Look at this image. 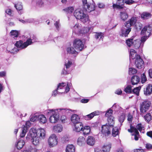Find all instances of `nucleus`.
<instances>
[{
    "mask_svg": "<svg viewBox=\"0 0 152 152\" xmlns=\"http://www.w3.org/2000/svg\"><path fill=\"white\" fill-rule=\"evenodd\" d=\"M45 134V131L44 129L40 128L36 129L33 128L31 129L26 138L27 140L31 139L33 144L36 145L39 143V138H43Z\"/></svg>",
    "mask_w": 152,
    "mask_h": 152,
    "instance_id": "nucleus-1",
    "label": "nucleus"
},
{
    "mask_svg": "<svg viewBox=\"0 0 152 152\" xmlns=\"http://www.w3.org/2000/svg\"><path fill=\"white\" fill-rule=\"evenodd\" d=\"M61 111L63 113H68L69 111H72V110L67 108H59L55 110L48 109L45 111L46 114L47 115L50 116L49 118L50 121L52 123H56L59 120V115Z\"/></svg>",
    "mask_w": 152,
    "mask_h": 152,
    "instance_id": "nucleus-2",
    "label": "nucleus"
},
{
    "mask_svg": "<svg viewBox=\"0 0 152 152\" xmlns=\"http://www.w3.org/2000/svg\"><path fill=\"white\" fill-rule=\"evenodd\" d=\"M129 61L132 63L134 61L135 64L139 69H143L144 67V62L140 55H137L136 52L133 49H131L129 53Z\"/></svg>",
    "mask_w": 152,
    "mask_h": 152,
    "instance_id": "nucleus-3",
    "label": "nucleus"
},
{
    "mask_svg": "<svg viewBox=\"0 0 152 152\" xmlns=\"http://www.w3.org/2000/svg\"><path fill=\"white\" fill-rule=\"evenodd\" d=\"M137 21V19L135 17H132L126 21L124 24V27L121 28L119 32L120 36L126 37L131 31V27L135 25Z\"/></svg>",
    "mask_w": 152,
    "mask_h": 152,
    "instance_id": "nucleus-4",
    "label": "nucleus"
},
{
    "mask_svg": "<svg viewBox=\"0 0 152 152\" xmlns=\"http://www.w3.org/2000/svg\"><path fill=\"white\" fill-rule=\"evenodd\" d=\"M87 12H88L87 11H85L83 9L82 10H76L74 12V15L77 19L80 20L83 23L91 24L88 15L85 13Z\"/></svg>",
    "mask_w": 152,
    "mask_h": 152,
    "instance_id": "nucleus-5",
    "label": "nucleus"
},
{
    "mask_svg": "<svg viewBox=\"0 0 152 152\" xmlns=\"http://www.w3.org/2000/svg\"><path fill=\"white\" fill-rule=\"evenodd\" d=\"M37 41V38L36 36L34 34H32L30 36V37L28 39L26 42H23L22 40L17 41L15 43V45L16 46L19 47L21 48H25L28 46Z\"/></svg>",
    "mask_w": 152,
    "mask_h": 152,
    "instance_id": "nucleus-6",
    "label": "nucleus"
},
{
    "mask_svg": "<svg viewBox=\"0 0 152 152\" xmlns=\"http://www.w3.org/2000/svg\"><path fill=\"white\" fill-rule=\"evenodd\" d=\"M83 2V9L85 11H87L88 12H90L94 11L95 8V4H90L88 3L87 0H82Z\"/></svg>",
    "mask_w": 152,
    "mask_h": 152,
    "instance_id": "nucleus-7",
    "label": "nucleus"
},
{
    "mask_svg": "<svg viewBox=\"0 0 152 152\" xmlns=\"http://www.w3.org/2000/svg\"><path fill=\"white\" fill-rule=\"evenodd\" d=\"M151 103L148 100L143 102L140 104V111L141 113H145L148 110L150 106Z\"/></svg>",
    "mask_w": 152,
    "mask_h": 152,
    "instance_id": "nucleus-8",
    "label": "nucleus"
},
{
    "mask_svg": "<svg viewBox=\"0 0 152 152\" xmlns=\"http://www.w3.org/2000/svg\"><path fill=\"white\" fill-rule=\"evenodd\" d=\"M73 45L77 50L80 51L82 50L84 48V44L83 42L79 39H76L74 40Z\"/></svg>",
    "mask_w": 152,
    "mask_h": 152,
    "instance_id": "nucleus-9",
    "label": "nucleus"
},
{
    "mask_svg": "<svg viewBox=\"0 0 152 152\" xmlns=\"http://www.w3.org/2000/svg\"><path fill=\"white\" fill-rule=\"evenodd\" d=\"M72 64V62L69 61L67 63H65V67L62 70L61 74L64 75L69 74L72 70L70 67Z\"/></svg>",
    "mask_w": 152,
    "mask_h": 152,
    "instance_id": "nucleus-10",
    "label": "nucleus"
},
{
    "mask_svg": "<svg viewBox=\"0 0 152 152\" xmlns=\"http://www.w3.org/2000/svg\"><path fill=\"white\" fill-rule=\"evenodd\" d=\"M48 142L50 147H53L57 144V138L55 134L51 135L49 137Z\"/></svg>",
    "mask_w": 152,
    "mask_h": 152,
    "instance_id": "nucleus-11",
    "label": "nucleus"
},
{
    "mask_svg": "<svg viewBox=\"0 0 152 152\" xmlns=\"http://www.w3.org/2000/svg\"><path fill=\"white\" fill-rule=\"evenodd\" d=\"M31 125V124L29 121H27L25 123V124L23 125V127L22 128V132L20 135V137L23 138L24 137L28 129Z\"/></svg>",
    "mask_w": 152,
    "mask_h": 152,
    "instance_id": "nucleus-12",
    "label": "nucleus"
},
{
    "mask_svg": "<svg viewBox=\"0 0 152 152\" xmlns=\"http://www.w3.org/2000/svg\"><path fill=\"white\" fill-rule=\"evenodd\" d=\"M101 132L105 136L108 135L110 134L111 131L113 127H110L107 125V124L102 126Z\"/></svg>",
    "mask_w": 152,
    "mask_h": 152,
    "instance_id": "nucleus-13",
    "label": "nucleus"
},
{
    "mask_svg": "<svg viewBox=\"0 0 152 152\" xmlns=\"http://www.w3.org/2000/svg\"><path fill=\"white\" fill-rule=\"evenodd\" d=\"M130 128L128 129V131L130 132H134L132 134V136H134V139L135 140H137L139 139L138 136H139V133L136 128L131 124L130 125Z\"/></svg>",
    "mask_w": 152,
    "mask_h": 152,
    "instance_id": "nucleus-14",
    "label": "nucleus"
},
{
    "mask_svg": "<svg viewBox=\"0 0 152 152\" xmlns=\"http://www.w3.org/2000/svg\"><path fill=\"white\" fill-rule=\"evenodd\" d=\"M100 111H95L91 113L88 114L84 117V118L87 120H89L91 119L95 116L101 114Z\"/></svg>",
    "mask_w": 152,
    "mask_h": 152,
    "instance_id": "nucleus-15",
    "label": "nucleus"
},
{
    "mask_svg": "<svg viewBox=\"0 0 152 152\" xmlns=\"http://www.w3.org/2000/svg\"><path fill=\"white\" fill-rule=\"evenodd\" d=\"M151 31H152V24L145 26L141 31V34H144L146 33L148 34H150L151 35Z\"/></svg>",
    "mask_w": 152,
    "mask_h": 152,
    "instance_id": "nucleus-16",
    "label": "nucleus"
},
{
    "mask_svg": "<svg viewBox=\"0 0 152 152\" xmlns=\"http://www.w3.org/2000/svg\"><path fill=\"white\" fill-rule=\"evenodd\" d=\"M144 94L146 96L150 95L152 93V84H148L144 89Z\"/></svg>",
    "mask_w": 152,
    "mask_h": 152,
    "instance_id": "nucleus-17",
    "label": "nucleus"
},
{
    "mask_svg": "<svg viewBox=\"0 0 152 152\" xmlns=\"http://www.w3.org/2000/svg\"><path fill=\"white\" fill-rule=\"evenodd\" d=\"M66 50L67 54L73 55L75 57L78 54V52L72 47H67Z\"/></svg>",
    "mask_w": 152,
    "mask_h": 152,
    "instance_id": "nucleus-18",
    "label": "nucleus"
},
{
    "mask_svg": "<svg viewBox=\"0 0 152 152\" xmlns=\"http://www.w3.org/2000/svg\"><path fill=\"white\" fill-rule=\"evenodd\" d=\"M71 120L74 125L80 122L79 116L76 114H73L71 116Z\"/></svg>",
    "mask_w": 152,
    "mask_h": 152,
    "instance_id": "nucleus-19",
    "label": "nucleus"
},
{
    "mask_svg": "<svg viewBox=\"0 0 152 152\" xmlns=\"http://www.w3.org/2000/svg\"><path fill=\"white\" fill-rule=\"evenodd\" d=\"M25 144L23 140L20 139L16 143L15 146L18 149H21Z\"/></svg>",
    "mask_w": 152,
    "mask_h": 152,
    "instance_id": "nucleus-20",
    "label": "nucleus"
},
{
    "mask_svg": "<svg viewBox=\"0 0 152 152\" xmlns=\"http://www.w3.org/2000/svg\"><path fill=\"white\" fill-rule=\"evenodd\" d=\"M90 30V28L89 27H84L80 31V33L83 34V36H87V37L88 38Z\"/></svg>",
    "mask_w": 152,
    "mask_h": 152,
    "instance_id": "nucleus-21",
    "label": "nucleus"
},
{
    "mask_svg": "<svg viewBox=\"0 0 152 152\" xmlns=\"http://www.w3.org/2000/svg\"><path fill=\"white\" fill-rule=\"evenodd\" d=\"M86 142L88 145L90 146H93L95 142V138L93 136H89L87 139Z\"/></svg>",
    "mask_w": 152,
    "mask_h": 152,
    "instance_id": "nucleus-22",
    "label": "nucleus"
},
{
    "mask_svg": "<svg viewBox=\"0 0 152 152\" xmlns=\"http://www.w3.org/2000/svg\"><path fill=\"white\" fill-rule=\"evenodd\" d=\"M140 78L139 77L134 75L132 77L131 79V82L132 85L137 84L140 81Z\"/></svg>",
    "mask_w": 152,
    "mask_h": 152,
    "instance_id": "nucleus-23",
    "label": "nucleus"
},
{
    "mask_svg": "<svg viewBox=\"0 0 152 152\" xmlns=\"http://www.w3.org/2000/svg\"><path fill=\"white\" fill-rule=\"evenodd\" d=\"M75 127V130L77 132L82 131L83 127V124L81 122H80L74 125Z\"/></svg>",
    "mask_w": 152,
    "mask_h": 152,
    "instance_id": "nucleus-24",
    "label": "nucleus"
},
{
    "mask_svg": "<svg viewBox=\"0 0 152 152\" xmlns=\"http://www.w3.org/2000/svg\"><path fill=\"white\" fill-rule=\"evenodd\" d=\"M15 7L18 11L19 14L21 15L23 13V7L21 3L19 2L15 4Z\"/></svg>",
    "mask_w": 152,
    "mask_h": 152,
    "instance_id": "nucleus-25",
    "label": "nucleus"
},
{
    "mask_svg": "<svg viewBox=\"0 0 152 152\" xmlns=\"http://www.w3.org/2000/svg\"><path fill=\"white\" fill-rule=\"evenodd\" d=\"M66 152H75V147L72 144L68 145L66 148Z\"/></svg>",
    "mask_w": 152,
    "mask_h": 152,
    "instance_id": "nucleus-26",
    "label": "nucleus"
},
{
    "mask_svg": "<svg viewBox=\"0 0 152 152\" xmlns=\"http://www.w3.org/2000/svg\"><path fill=\"white\" fill-rule=\"evenodd\" d=\"M108 123L107 125L110 126V127H113V126L115 123L114 117L113 116L108 117L107 119Z\"/></svg>",
    "mask_w": 152,
    "mask_h": 152,
    "instance_id": "nucleus-27",
    "label": "nucleus"
},
{
    "mask_svg": "<svg viewBox=\"0 0 152 152\" xmlns=\"http://www.w3.org/2000/svg\"><path fill=\"white\" fill-rule=\"evenodd\" d=\"M145 33V34H141V35H144L141 37V41H140L141 42L142 44V45L141 46V47H142V45H143L144 42L150 36V34H148L146 33Z\"/></svg>",
    "mask_w": 152,
    "mask_h": 152,
    "instance_id": "nucleus-28",
    "label": "nucleus"
},
{
    "mask_svg": "<svg viewBox=\"0 0 152 152\" xmlns=\"http://www.w3.org/2000/svg\"><path fill=\"white\" fill-rule=\"evenodd\" d=\"M142 44L140 40L139 39L134 40L133 45L134 48L136 49H138L140 47Z\"/></svg>",
    "mask_w": 152,
    "mask_h": 152,
    "instance_id": "nucleus-29",
    "label": "nucleus"
},
{
    "mask_svg": "<svg viewBox=\"0 0 152 152\" xmlns=\"http://www.w3.org/2000/svg\"><path fill=\"white\" fill-rule=\"evenodd\" d=\"M82 131L84 135L86 136L91 131L90 127L89 126H85L83 127Z\"/></svg>",
    "mask_w": 152,
    "mask_h": 152,
    "instance_id": "nucleus-30",
    "label": "nucleus"
},
{
    "mask_svg": "<svg viewBox=\"0 0 152 152\" xmlns=\"http://www.w3.org/2000/svg\"><path fill=\"white\" fill-rule=\"evenodd\" d=\"M86 141L85 139L83 137H80L78 139L77 144L80 146H82L85 143Z\"/></svg>",
    "mask_w": 152,
    "mask_h": 152,
    "instance_id": "nucleus-31",
    "label": "nucleus"
},
{
    "mask_svg": "<svg viewBox=\"0 0 152 152\" xmlns=\"http://www.w3.org/2000/svg\"><path fill=\"white\" fill-rule=\"evenodd\" d=\"M111 147V144L109 143L104 145L102 148V151L104 152H109Z\"/></svg>",
    "mask_w": 152,
    "mask_h": 152,
    "instance_id": "nucleus-32",
    "label": "nucleus"
},
{
    "mask_svg": "<svg viewBox=\"0 0 152 152\" xmlns=\"http://www.w3.org/2000/svg\"><path fill=\"white\" fill-rule=\"evenodd\" d=\"M132 86L130 85H128L126 86H125V88L124 91L127 94L132 93Z\"/></svg>",
    "mask_w": 152,
    "mask_h": 152,
    "instance_id": "nucleus-33",
    "label": "nucleus"
},
{
    "mask_svg": "<svg viewBox=\"0 0 152 152\" xmlns=\"http://www.w3.org/2000/svg\"><path fill=\"white\" fill-rule=\"evenodd\" d=\"M62 127L61 124H57L56 126H54L53 127V129L54 131L58 132H60L62 130Z\"/></svg>",
    "mask_w": 152,
    "mask_h": 152,
    "instance_id": "nucleus-34",
    "label": "nucleus"
},
{
    "mask_svg": "<svg viewBox=\"0 0 152 152\" xmlns=\"http://www.w3.org/2000/svg\"><path fill=\"white\" fill-rule=\"evenodd\" d=\"M39 120L40 123L42 124L45 123L47 121L46 118L43 115H39Z\"/></svg>",
    "mask_w": 152,
    "mask_h": 152,
    "instance_id": "nucleus-35",
    "label": "nucleus"
},
{
    "mask_svg": "<svg viewBox=\"0 0 152 152\" xmlns=\"http://www.w3.org/2000/svg\"><path fill=\"white\" fill-rule=\"evenodd\" d=\"M94 37L96 39L99 40L100 39H103L104 36V34L102 32H96L94 35Z\"/></svg>",
    "mask_w": 152,
    "mask_h": 152,
    "instance_id": "nucleus-36",
    "label": "nucleus"
},
{
    "mask_svg": "<svg viewBox=\"0 0 152 152\" xmlns=\"http://www.w3.org/2000/svg\"><path fill=\"white\" fill-rule=\"evenodd\" d=\"M39 116L37 114H32L30 116V120L31 121L34 122L38 119H39Z\"/></svg>",
    "mask_w": 152,
    "mask_h": 152,
    "instance_id": "nucleus-37",
    "label": "nucleus"
},
{
    "mask_svg": "<svg viewBox=\"0 0 152 152\" xmlns=\"http://www.w3.org/2000/svg\"><path fill=\"white\" fill-rule=\"evenodd\" d=\"M120 17L121 19L124 21L128 18V15L126 12H120Z\"/></svg>",
    "mask_w": 152,
    "mask_h": 152,
    "instance_id": "nucleus-38",
    "label": "nucleus"
},
{
    "mask_svg": "<svg viewBox=\"0 0 152 152\" xmlns=\"http://www.w3.org/2000/svg\"><path fill=\"white\" fill-rule=\"evenodd\" d=\"M113 110V111L118 112L120 109H122L121 107H120L118 105H117L115 104L111 108Z\"/></svg>",
    "mask_w": 152,
    "mask_h": 152,
    "instance_id": "nucleus-39",
    "label": "nucleus"
},
{
    "mask_svg": "<svg viewBox=\"0 0 152 152\" xmlns=\"http://www.w3.org/2000/svg\"><path fill=\"white\" fill-rule=\"evenodd\" d=\"M136 129L137 131L139 130L140 132L142 133H144V128L142 126V125L141 124H138L136 126Z\"/></svg>",
    "mask_w": 152,
    "mask_h": 152,
    "instance_id": "nucleus-40",
    "label": "nucleus"
},
{
    "mask_svg": "<svg viewBox=\"0 0 152 152\" xmlns=\"http://www.w3.org/2000/svg\"><path fill=\"white\" fill-rule=\"evenodd\" d=\"M151 14L147 12H144L141 15V17L142 18L144 19H147L151 16Z\"/></svg>",
    "mask_w": 152,
    "mask_h": 152,
    "instance_id": "nucleus-41",
    "label": "nucleus"
},
{
    "mask_svg": "<svg viewBox=\"0 0 152 152\" xmlns=\"http://www.w3.org/2000/svg\"><path fill=\"white\" fill-rule=\"evenodd\" d=\"M141 88V86H140L139 87L134 88L132 91V93H134L138 96L139 94V91Z\"/></svg>",
    "mask_w": 152,
    "mask_h": 152,
    "instance_id": "nucleus-42",
    "label": "nucleus"
},
{
    "mask_svg": "<svg viewBox=\"0 0 152 152\" xmlns=\"http://www.w3.org/2000/svg\"><path fill=\"white\" fill-rule=\"evenodd\" d=\"M134 40L132 38L128 39L126 41V43L128 47H130L131 45H133Z\"/></svg>",
    "mask_w": 152,
    "mask_h": 152,
    "instance_id": "nucleus-43",
    "label": "nucleus"
},
{
    "mask_svg": "<svg viewBox=\"0 0 152 152\" xmlns=\"http://www.w3.org/2000/svg\"><path fill=\"white\" fill-rule=\"evenodd\" d=\"M11 36L15 39L18 36V32L16 30H12L10 32Z\"/></svg>",
    "mask_w": 152,
    "mask_h": 152,
    "instance_id": "nucleus-44",
    "label": "nucleus"
},
{
    "mask_svg": "<svg viewBox=\"0 0 152 152\" xmlns=\"http://www.w3.org/2000/svg\"><path fill=\"white\" fill-rule=\"evenodd\" d=\"M112 129V135L114 137H115L119 134V131L117 127H115Z\"/></svg>",
    "mask_w": 152,
    "mask_h": 152,
    "instance_id": "nucleus-45",
    "label": "nucleus"
},
{
    "mask_svg": "<svg viewBox=\"0 0 152 152\" xmlns=\"http://www.w3.org/2000/svg\"><path fill=\"white\" fill-rule=\"evenodd\" d=\"M144 118L148 122H149L151 119V116L150 113H148L144 116Z\"/></svg>",
    "mask_w": 152,
    "mask_h": 152,
    "instance_id": "nucleus-46",
    "label": "nucleus"
},
{
    "mask_svg": "<svg viewBox=\"0 0 152 152\" xmlns=\"http://www.w3.org/2000/svg\"><path fill=\"white\" fill-rule=\"evenodd\" d=\"M15 46L17 47V48H14L13 49H12L10 52V53H12L13 54H14L15 53H16L18 51H19L20 50L22 49H24V48H20L19 47H17L15 45Z\"/></svg>",
    "mask_w": 152,
    "mask_h": 152,
    "instance_id": "nucleus-47",
    "label": "nucleus"
},
{
    "mask_svg": "<svg viewBox=\"0 0 152 152\" xmlns=\"http://www.w3.org/2000/svg\"><path fill=\"white\" fill-rule=\"evenodd\" d=\"M113 110L111 108L108 110L106 113L105 116L108 118L113 116Z\"/></svg>",
    "mask_w": 152,
    "mask_h": 152,
    "instance_id": "nucleus-48",
    "label": "nucleus"
},
{
    "mask_svg": "<svg viewBox=\"0 0 152 152\" xmlns=\"http://www.w3.org/2000/svg\"><path fill=\"white\" fill-rule=\"evenodd\" d=\"M141 79L142 83H144L147 80V78L145 73H143L141 75Z\"/></svg>",
    "mask_w": 152,
    "mask_h": 152,
    "instance_id": "nucleus-49",
    "label": "nucleus"
},
{
    "mask_svg": "<svg viewBox=\"0 0 152 152\" xmlns=\"http://www.w3.org/2000/svg\"><path fill=\"white\" fill-rule=\"evenodd\" d=\"M125 118V115L124 113L122 114L119 117L118 120L119 122L122 125V123L124 121Z\"/></svg>",
    "mask_w": 152,
    "mask_h": 152,
    "instance_id": "nucleus-50",
    "label": "nucleus"
},
{
    "mask_svg": "<svg viewBox=\"0 0 152 152\" xmlns=\"http://www.w3.org/2000/svg\"><path fill=\"white\" fill-rule=\"evenodd\" d=\"M137 72V70L133 68H130L129 69V73L130 75H132L136 73Z\"/></svg>",
    "mask_w": 152,
    "mask_h": 152,
    "instance_id": "nucleus-51",
    "label": "nucleus"
},
{
    "mask_svg": "<svg viewBox=\"0 0 152 152\" xmlns=\"http://www.w3.org/2000/svg\"><path fill=\"white\" fill-rule=\"evenodd\" d=\"M59 89H57V88L56 89L53 91V92L52 96H55L57 94H60L63 93V91H58V90H59Z\"/></svg>",
    "mask_w": 152,
    "mask_h": 152,
    "instance_id": "nucleus-52",
    "label": "nucleus"
},
{
    "mask_svg": "<svg viewBox=\"0 0 152 152\" xmlns=\"http://www.w3.org/2000/svg\"><path fill=\"white\" fill-rule=\"evenodd\" d=\"M54 25L56 28V31H58L60 26L59 20L56 21L54 23Z\"/></svg>",
    "mask_w": 152,
    "mask_h": 152,
    "instance_id": "nucleus-53",
    "label": "nucleus"
},
{
    "mask_svg": "<svg viewBox=\"0 0 152 152\" xmlns=\"http://www.w3.org/2000/svg\"><path fill=\"white\" fill-rule=\"evenodd\" d=\"M125 0H118L117 1V4H119L121 7V9L123 8V6L124 4L125 3Z\"/></svg>",
    "mask_w": 152,
    "mask_h": 152,
    "instance_id": "nucleus-54",
    "label": "nucleus"
},
{
    "mask_svg": "<svg viewBox=\"0 0 152 152\" xmlns=\"http://www.w3.org/2000/svg\"><path fill=\"white\" fill-rule=\"evenodd\" d=\"M71 85V83H70L67 82V86L65 88V91H63V93H67L69 91L70 88L69 87Z\"/></svg>",
    "mask_w": 152,
    "mask_h": 152,
    "instance_id": "nucleus-55",
    "label": "nucleus"
},
{
    "mask_svg": "<svg viewBox=\"0 0 152 152\" xmlns=\"http://www.w3.org/2000/svg\"><path fill=\"white\" fill-rule=\"evenodd\" d=\"M66 12L68 13H72L74 11V8L72 7H70L66 8L64 10Z\"/></svg>",
    "mask_w": 152,
    "mask_h": 152,
    "instance_id": "nucleus-56",
    "label": "nucleus"
},
{
    "mask_svg": "<svg viewBox=\"0 0 152 152\" xmlns=\"http://www.w3.org/2000/svg\"><path fill=\"white\" fill-rule=\"evenodd\" d=\"M66 83L64 82L59 83L58 85L57 89H63V88L66 86Z\"/></svg>",
    "mask_w": 152,
    "mask_h": 152,
    "instance_id": "nucleus-57",
    "label": "nucleus"
},
{
    "mask_svg": "<svg viewBox=\"0 0 152 152\" xmlns=\"http://www.w3.org/2000/svg\"><path fill=\"white\" fill-rule=\"evenodd\" d=\"M125 3L126 4L131 5L134 3H135L136 1L133 0H127L125 2Z\"/></svg>",
    "mask_w": 152,
    "mask_h": 152,
    "instance_id": "nucleus-58",
    "label": "nucleus"
},
{
    "mask_svg": "<svg viewBox=\"0 0 152 152\" xmlns=\"http://www.w3.org/2000/svg\"><path fill=\"white\" fill-rule=\"evenodd\" d=\"M80 27V26L78 23H76L75 25L73 27L72 29L73 31H75L79 28Z\"/></svg>",
    "mask_w": 152,
    "mask_h": 152,
    "instance_id": "nucleus-59",
    "label": "nucleus"
},
{
    "mask_svg": "<svg viewBox=\"0 0 152 152\" xmlns=\"http://www.w3.org/2000/svg\"><path fill=\"white\" fill-rule=\"evenodd\" d=\"M61 140L63 143H66L68 141L69 139L67 136H64L61 138Z\"/></svg>",
    "mask_w": 152,
    "mask_h": 152,
    "instance_id": "nucleus-60",
    "label": "nucleus"
},
{
    "mask_svg": "<svg viewBox=\"0 0 152 152\" xmlns=\"http://www.w3.org/2000/svg\"><path fill=\"white\" fill-rule=\"evenodd\" d=\"M66 119V117L65 115L61 116L60 119L61 122L63 123H64Z\"/></svg>",
    "mask_w": 152,
    "mask_h": 152,
    "instance_id": "nucleus-61",
    "label": "nucleus"
},
{
    "mask_svg": "<svg viewBox=\"0 0 152 152\" xmlns=\"http://www.w3.org/2000/svg\"><path fill=\"white\" fill-rule=\"evenodd\" d=\"M89 101V99H83L80 100V102L83 103H88Z\"/></svg>",
    "mask_w": 152,
    "mask_h": 152,
    "instance_id": "nucleus-62",
    "label": "nucleus"
},
{
    "mask_svg": "<svg viewBox=\"0 0 152 152\" xmlns=\"http://www.w3.org/2000/svg\"><path fill=\"white\" fill-rule=\"evenodd\" d=\"M133 116L132 115L129 114L128 115L127 120L129 122H132L133 119Z\"/></svg>",
    "mask_w": 152,
    "mask_h": 152,
    "instance_id": "nucleus-63",
    "label": "nucleus"
},
{
    "mask_svg": "<svg viewBox=\"0 0 152 152\" xmlns=\"http://www.w3.org/2000/svg\"><path fill=\"white\" fill-rule=\"evenodd\" d=\"M6 71H3L0 72V77H4L6 75Z\"/></svg>",
    "mask_w": 152,
    "mask_h": 152,
    "instance_id": "nucleus-64",
    "label": "nucleus"
}]
</instances>
